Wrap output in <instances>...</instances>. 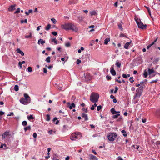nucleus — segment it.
Returning a JSON list of instances; mask_svg holds the SVG:
<instances>
[{
	"label": "nucleus",
	"mask_w": 160,
	"mask_h": 160,
	"mask_svg": "<svg viewBox=\"0 0 160 160\" xmlns=\"http://www.w3.org/2000/svg\"><path fill=\"white\" fill-rule=\"evenodd\" d=\"M74 138L73 137H72V135L71 136V137H70V139L72 140H74L75 139H74Z\"/></svg>",
	"instance_id": "69168bd1"
},
{
	"label": "nucleus",
	"mask_w": 160,
	"mask_h": 160,
	"mask_svg": "<svg viewBox=\"0 0 160 160\" xmlns=\"http://www.w3.org/2000/svg\"><path fill=\"white\" fill-rule=\"evenodd\" d=\"M131 41L130 42H127L125 44V45H124V48H125V49L128 48L129 46L130 45V44L131 43Z\"/></svg>",
	"instance_id": "412c9836"
},
{
	"label": "nucleus",
	"mask_w": 160,
	"mask_h": 160,
	"mask_svg": "<svg viewBox=\"0 0 160 160\" xmlns=\"http://www.w3.org/2000/svg\"><path fill=\"white\" fill-rule=\"evenodd\" d=\"M102 108V107L101 105L98 106L97 107V110L98 111H99Z\"/></svg>",
	"instance_id": "c03bdc74"
},
{
	"label": "nucleus",
	"mask_w": 160,
	"mask_h": 160,
	"mask_svg": "<svg viewBox=\"0 0 160 160\" xmlns=\"http://www.w3.org/2000/svg\"><path fill=\"white\" fill-rule=\"evenodd\" d=\"M65 46L67 47H69L71 46V43L69 42H67L65 43Z\"/></svg>",
	"instance_id": "bb28decb"
},
{
	"label": "nucleus",
	"mask_w": 160,
	"mask_h": 160,
	"mask_svg": "<svg viewBox=\"0 0 160 160\" xmlns=\"http://www.w3.org/2000/svg\"><path fill=\"white\" fill-rule=\"evenodd\" d=\"M157 81H158L157 79H156L155 80H153L151 82V83H152L153 82H156V83L157 82Z\"/></svg>",
	"instance_id": "0e129e2a"
},
{
	"label": "nucleus",
	"mask_w": 160,
	"mask_h": 160,
	"mask_svg": "<svg viewBox=\"0 0 160 160\" xmlns=\"http://www.w3.org/2000/svg\"><path fill=\"white\" fill-rule=\"evenodd\" d=\"M4 114V112L2 111H0V115H3Z\"/></svg>",
	"instance_id": "680f3d73"
},
{
	"label": "nucleus",
	"mask_w": 160,
	"mask_h": 160,
	"mask_svg": "<svg viewBox=\"0 0 160 160\" xmlns=\"http://www.w3.org/2000/svg\"><path fill=\"white\" fill-rule=\"evenodd\" d=\"M21 23H27V20L26 19H25L24 20H22L21 21Z\"/></svg>",
	"instance_id": "e433bc0d"
},
{
	"label": "nucleus",
	"mask_w": 160,
	"mask_h": 160,
	"mask_svg": "<svg viewBox=\"0 0 160 160\" xmlns=\"http://www.w3.org/2000/svg\"><path fill=\"white\" fill-rule=\"evenodd\" d=\"M156 41H154V42L148 45L147 47V49H148L151 46H152L154 44V42H156Z\"/></svg>",
	"instance_id": "a878e982"
},
{
	"label": "nucleus",
	"mask_w": 160,
	"mask_h": 160,
	"mask_svg": "<svg viewBox=\"0 0 160 160\" xmlns=\"http://www.w3.org/2000/svg\"><path fill=\"white\" fill-rule=\"evenodd\" d=\"M118 90V88L117 87H115V90L114 92V93H116V92H117V91Z\"/></svg>",
	"instance_id": "603ef678"
},
{
	"label": "nucleus",
	"mask_w": 160,
	"mask_h": 160,
	"mask_svg": "<svg viewBox=\"0 0 160 160\" xmlns=\"http://www.w3.org/2000/svg\"><path fill=\"white\" fill-rule=\"evenodd\" d=\"M31 34L30 33L29 35L25 36V37L26 38L30 39L31 38Z\"/></svg>",
	"instance_id": "ea45409f"
},
{
	"label": "nucleus",
	"mask_w": 160,
	"mask_h": 160,
	"mask_svg": "<svg viewBox=\"0 0 160 160\" xmlns=\"http://www.w3.org/2000/svg\"><path fill=\"white\" fill-rule=\"evenodd\" d=\"M120 36L121 37H125V38H127V37H126V36L124 34H121L120 35Z\"/></svg>",
	"instance_id": "de8ad7c7"
},
{
	"label": "nucleus",
	"mask_w": 160,
	"mask_h": 160,
	"mask_svg": "<svg viewBox=\"0 0 160 160\" xmlns=\"http://www.w3.org/2000/svg\"><path fill=\"white\" fill-rule=\"evenodd\" d=\"M46 117L47 118L46 119V120L48 121H49L50 119V115L49 114H47Z\"/></svg>",
	"instance_id": "c85d7f7f"
},
{
	"label": "nucleus",
	"mask_w": 160,
	"mask_h": 160,
	"mask_svg": "<svg viewBox=\"0 0 160 160\" xmlns=\"http://www.w3.org/2000/svg\"><path fill=\"white\" fill-rule=\"evenodd\" d=\"M115 81L118 82L119 83H121V80H118L117 79H115Z\"/></svg>",
	"instance_id": "774afa93"
},
{
	"label": "nucleus",
	"mask_w": 160,
	"mask_h": 160,
	"mask_svg": "<svg viewBox=\"0 0 160 160\" xmlns=\"http://www.w3.org/2000/svg\"><path fill=\"white\" fill-rule=\"evenodd\" d=\"M111 112L113 114H115L117 113H119L120 112H117L115 110V109L114 108H111L110 110Z\"/></svg>",
	"instance_id": "f3484780"
},
{
	"label": "nucleus",
	"mask_w": 160,
	"mask_h": 160,
	"mask_svg": "<svg viewBox=\"0 0 160 160\" xmlns=\"http://www.w3.org/2000/svg\"><path fill=\"white\" fill-rule=\"evenodd\" d=\"M142 120L143 123H145L146 122V118H142Z\"/></svg>",
	"instance_id": "3c124183"
},
{
	"label": "nucleus",
	"mask_w": 160,
	"mask_h": 160,
	"mask_svg": "<svg viewBox=\"0 0 160 160\" xmlns=\"http://www.w3.org/2000/svg\"><path fill=\"white\" fill-rule=\"evenodd\" d=\"M4 134L5 136H6V137L8 136H9L10 135L9 132L8 131L5 132L4 133Z\"/></svg>",
	"instance_id": "2f4dec72"
},
{
	"label": "nucleus",
	"mask_w": 160,
	"mask_h": 160,
	"mask_svg": "<svg viewBox=\"0 0 160 160\" xmlns=\"http://www.w3.org/2000/svg\"><path fill=\"white\" fill-rule=\"evenodd\" d=\"M143 75L145 78H146L148 75V73L146 71V70L144 71Z\"/></svg>",
	"instance_id": "49530a36"
},
{
	"label": "nucleus",
	"mask_w": 160,
	"mask_h": 160,
	"mask_svg": "<svg viewBox=\"0 0 160 160\" xmlns=\"http://www.w3.org/2000/svg\"><path fill=\"white\" fill-rule=\"evenodd\" d=\"M76 133H77V135H78V136L80 137V138L82 137V135L81 134V133L80 132H76Z\"/></svg>",
	"instance_id": "a19ab883"
},
{
	"label": "nucleus",
	"mask_w": 160,
	"mask_h": 160,
	"mask_svg": "<svg viewBox=\"0 0 160 160\" xmlns=\"http://www.w3.org/2000/svg\"><path fill=\"white\" fill-rule=\"evenodd\" d=\"M118 27L120 29L121 31L123 30V28L122 25L121 24H119L118 25Z\"/></svg>",
	"instance_id": "f704fd0d"
},
{
	"label": "nucleus",
	"mask_w": 160,
	"mask_h": 160,
	"mask_svg": "<svg viewBox=\"0 0 160 160\" xmlns=\"http://www.w3.org/2000/svg\"><path fill=\"white\" fill-rule=\"evenodd\" d=\"M81 62V61L79 59H78L77 60L76 63L77 64H79Z\"/></svg>",
	"instance_id": "8fccbe9b"
},
{
	"label": "nucleus",
	"mask_w": 160,
	"mask_h": 160,
	"mask_svg": "<svg viewBox=\"0 0 160 160\" xmlns=\"http://www.w3.org/2000/svg\"><path fill=\"white\" fill-rule=\"evenodd\" d=\"M134 19L138 25V28H140V19H138V17L136 16H135V17Z\"/></svg>",
	"instance_id": "423d86ee"
},
{
	"label": "nucleus",
	"mask_w": 160,
	"mask_h": 160,
	"mask_svg": "<svg viewBox=\"0 0 160 160\" xmlns=\"http://www.w3.org/2000/svg\"><path fill=\"white\" fill-rule=\"evenodd\" d=\"M31 129V127L30 126H29L28 127H25L24 128V130L25 132L27 130H30Z\"/></svg>",
	"instance_id": "5701e85b"
},
{
	"label": "nucleus",
	"mask_w": 160,
	"mask_h": 160,
	"mask_svg": "<svg viewBox=\"0 0 160 160\" xmlns=\"http://www.w3.org/2000/svg\"><path fill=\"white\" fill-rule=\"evenodd\" d=\"M90 14L91 16H92L93 15H97V14L96 12L95 11H92V12H91L90 13Z\"/></svg>",
	"instance_id": "4be33fe9"
},
{
	"label": "nucleus",
	"mask_w": 160,
	"mask_h": 160,
	"mask_svg": "<svg viewBox=\"0 0 160 160\" xmlns=\"http://www.w3.org/2000/svg\"><path fill=\"white\" fill-rule=\"evenodd\" d=\"M28 71L29 72H31L32 71V69L31 67H28Z\"/></svg>",
	"instance_id": "72a5a7b5"
},
{
	"label": "nucleus",
	"mask_w": 160,
	"mask_h": 160,
	"mask_svg": "<svg viewBox=\"0 0 160 160\" xmlns=\"http://www.w3.org/2000/svg\"><path fill=\"white\" fill-rule=\"evenodd\" d=\"M67 106L70 109H72L73 108L75 107V105L74 103H72L71 104V103L69 102H68L67 103Z\"/></svg>",
	"instance_id": "39448f33"
},
{
	"label": "nucleus",
	"mask_w": 160,
	"mask_h": 160,
	"mask_svg": "<svg viewBox=\"0 0 160 160\" xmlns=\"http://www.w3.org/2000/svg\"><path fill=\"white\" fill-rule=\"evenodd\" d=\"M27 118L29 120L30 119H32L34 118L33 116L31 115H30L29 116H28Z\"/></svg>",
	"instance_id": "c756f323"
},
{
	"label": "nucleus",
	"mask_w": 160,
	"mask_h": 160,
	"mask_svg": "<svg viewBox=\"0 0 160 160\" xmlns=\"http://www.w3.org/2000/svg\"><path fill=\"white\" fill-rule=\"evenodd\" d=\"M24 97L25 98V99H26L28 101L29 100H30V101H31V99L30 98V97L26 93H25L24 95Z\"/></svg>",
	"instance_id": "dca6fc26"
},
{
	"label": "nucleus",
	"mask_w": 160,
	"mask_h": 160,
	"mask_svg": "<svg viewBox=\"0 0 160 160\" xmlns=\"http://www.w3.org/2000/svg\"><path fill=\"white\" fill-rule=\"evenodd\" d=\"M51 20L54 24H55L57 22L56 20L55 19L53 18H52L51 19Z\"/></svg>",
	"instance_id": "79ce46f5"
},
{
	"label": "nucleus",
	"mask_w": 160,
	"mask_h": 160,
	"mask_svg": "<svg viewBox=\"0 0 160 160\" xmlns=\"http://www.w3.org/2000/svg\"><path fill=\"white\" fill-rule=\"evenodd\" d=\"M13 115H14L13 113V112H11L10 114H8L7 115V116H11Z\"/></svg>",
	"instance_id": "4d7b16f0"
},
{
	"label": "nucleus",
	"mask_w": 160,
	"mask_h": 160,
	"mask_svg": "<svg viewBox=\"0 0 160 160\" xmlns=\"http://www.w3.org/2000/svg\"><path fill=\"white\" fill-rule=\"evenodd\" d=\"M90 160H98L97 158L92 155H91L90 157Z\"/></svg>",
	"instance_id": "f8f14e48"
},
{
	"label": "nucleus",
	"mask_w": 160,
	"mask_h": 160,
	"mask_svg": "<svg viewBox=\"0 0 160 160\" xmlns=\"http://www.w3.org/2000/svg\"><path fill=\"white\" fill-rule=\"evenodd\" d=\"M48 132L50 134H52L53 131L52 130H50L48 131Z\"/></svg>",
	"instance_id": "bf43d9fd"
},
{
	"label": "nucleus",
	"mask_w": 160,
	"mask_h": 160,
	"mask_svg": "<svg viewBox=\"0 0 160 160\" xmlns=\"http://www.w3.org/2000/svg\"><path fill=\"white\" fill-rule=\"evenodd\" d=\"M99 95L98 94L92 92L90 96V100L93 103H96L98 101Z\"/></svg>",
	"instance_id": "f03ea898"
},
{
	"label": "nucleus",
	"mask_w": 160,
	"mask_h": 160,
	"mask_svg": "<svg viewBox=\"0 0 160 160\" xmlns=\"http://www.w3.org/2000/svg\"><path fill=\"white\" fill-rule=\"evenodd\" d=\"M17 52L21 54L22 56H24V52L19 48H18L16 50Z\"/></svg>",
	"instance_id": "4468645a"
},
{
	"label": "nucleus",
	"mask_w": 160,
	"mask_h": 160,
	"mask_svg": "<svg viewBox=\"0 0 160 160\" xmlns=\"http://www.w3.org/2000/svg\"><path fill=\"white\" fill-rule=\"evenodd\" d=\"M62 28L66 30H72L75 32H77L78 31V28L75 26L74 24L72 23H65L62 24L61 26Z\"/></svg>",
	"instance_id": "f257e3e1"
},
{
	"label": "nucleus",
	"mask_w": 160,
	"mask_h": 160,
	"mask_svg": "<svg viewBox=\"0 0 160 160\" xmlns=\"http://www.w3.org/2000/svg\"><path fill=\"white\" fill-rule=\"evenodd\" d=\"M22 124L23 126H26L27 124V122L26 121H24L22 122Z\"/></svg>",
	"instance_id": "37998d69"
},
{
	"label": "nucleus",
	"mask_w": 160,
	"mask_h": 160,
	"mask_svg": "<svg viewBox=\"0 0 160 160\" xmlns=\"http://www.w3.org/2000/svg\"><path fill=\"white\" fill-rule=\"evenodd\" d=\"M120 115L119 114H117L113 116V118H118L119 116Z\"/></svg>",
	"instance_id": "58836bf2"
},
{
	"label": "nucleus",
	"mask_w": 160,
	"mask_h": 160,
	"mask_svg": "<svg viewBox=\"0 0 160 160\" xmlns=\"http://www.w3.org/2000/svg\"><path fill=\"white\" fill-rule=\"evenodd\" d=\"M82 118H84L85 120L86 121L88 119L87 114L83 113L82 114Z\"/></svg>",
	"instance_id": "ddd939ff"
},
{
	"label": "nucleus",
	"mask_w": 160,
	"mask_h": 160,
	"mask_svg": "<svg viewBox=\"0 0 160 160\" xmlns=\"http://www.w3.org/2000/svg\"><path fill=\"white\" fill-rule=\"evenodd\" d=\"M115 65L118 67L120 68L121 67V62H119L117 60L116 62Z\"/></svg>",
	"instance_id": "2eb2a0df"
},
{
	"label": "nucleus",
	"mask_w": 160,
	"mask_h": 160,
	"mask_svg": "<svg viewBox=\"0 0 160 160\" xmlns=\"http://www.w3.org/2000/svg\"><path fill=\"white\" fill-rule=\"evenodd\" d=\"M121 132L123 133V136L124 137H126L127 135L126 132L124 130H123L121 131Z\"/></svg>",
	"instance_id": "b1692460"
},
{
	"label": "nucleus",
	"mask_w": 160,
	"mask_h": 160,
	"mask_svg": "<svg viewBox=\"0 0 160 160\" xmlns=\"http://www.w3.org/2000/svg\"><path fill=\"white\" fill-rule=\"evenodd\" d=\"M122 76L123 78H127V75L124 74H122Z\"/></svg>",
	"instance_id": "6e6d98bb"
},
{
	"label": "nucleus",
	"mask_w": 160,
	"mask_h": 160,
	"mask_svg": "<svg viewBox=\"0 0 160 160\" xmlns=\"http://www.w3.org/2000/svg\"><path fill=\"white\" fill-rule=\"evenodd\" d=\"M33 136L34 138H36L37 137V133L36 132L34 133L33 134Z\"/></svg>",
	"instance_id": "09e8293b"
},
{
	"label": "nucleus",
	"mask_w": 160,
	"mask_h": 160,
	"mask_svg": "<svg viewBox=\"0 0 160 160\" xmlns=\"http://www.w3.org/2000/svg\"><path fill=\"white\" fill-rule=\"evenodd\" d=\"M117 134L114 132L109 133L108 135L109 140L111 141H113L116 138Z\"/></svg>",
	"instance_id": "7ed1b4c3"
},
{
	"label": "nucleus",
	"mask_w": 160,
	"mask_h": 160,
	"mask_svg": "<svg viewBox=\"0 0 160 160\" xmlns=\"http://www.w3.org/2000/svg\"><path fill=\"white\" fill-rule=\"evenodd\" d=\"M78 18L80 22H81L83 21V19L84 18V17L82 16H79L77 17Z\"/></svg>",
	"instance_id": "6ab92c4d"
},
{
	"label": "nucleus",
	"mask_w": 160,
	"mask_h": 160,
	"mask_svg": "<svg viewBox=\"0 0 160 160\" xmlns=\"http://www.w3.org/2000/svg\"><path fill=\"white\" fill-rule=\"evenodd\" d=\"M20 102L22 104H27L30 102V100H29L28 101L26 99L22 98L20 100Z\"/></svg>",
	"instance_id": "20e7f679"
},
{
	"label": "nucleus",
	"mask_w": 160,
	"mask_h": 160,
	"mask_svg": "<svg viewBox=\"0 0 160 160\" xmlns=\"http://www.w3.org/2000/svg\"><path fill=\"white\" fill-rule=\"evenodd\" d=\"M18 65H19V66H20V68H22V64L21 63V62H19V63H18Z\"/></svg>",
	"instance_id": "338daca9"
},
{
	"label": "nucleus",
	"mask_w": 160,
	"mask_h": 160,
	"mask_svg": "<svg viewBox=\"0 0 160 160\" xmlns=\"http://www.w3.org/2000/svg\"><path fill=\"white\" fill-rule=\"evenodd\" d=\"M72 137H73L75 138L76 139H79L80 137H79L77 135V133H73L72 134Z\"/></svg>",
	"instance_id": "a211bd4d"
},
{
	"label": "nucleus",
	"mask_w": 160,
	"mask_h": 160,
	"mask_svg": "<svg viewBox=\"0 0 160 160\" xmlns=\"http://www.w3.org/2000/svg\"><path fill=\"white\" fill-rule=\"evenodd\" d=\"M51 26V25H50V24H48L47 26L46 27L45 29L46 30H48L50 28Z\"/></svg>",
	"instance_id": "473e14b6"
},
{
	"label": "nucleus",
	"mask_w": 160,
	"mask_h": 160,
	"mask_svg": "<svg viewBox=\"0 0 160 160\" xmlns=\"http://www.w3.org/2000/svg\"><path fill=\"white\" fill-rule=\"evenodd\" d=\"M43 72L45 73H47V69L45 68H43Z\"/></svg>",
	"instance_id": "5fc2aeb1"
},
{
	"label": "nucleus",
	"mask_w": 160,
	"mask_h": 160,
	"mask_svg": "<svg viewBox=\"0 0 160 160\" xmlns=\"http://www.w3.org/2000/svg\"><path fill=\"white\" fill-rule=\"evenodd\" d=\"M147 25L146 24H144L141 21V29H146Z\"/></svg>",
	"instance_id": "9b49d317"
},
{
	"label": "nucleus",
	"mask_w": 160,
	"mask_h": 160,
	"mask_svg": "<svg viewBox=\"0 0 160 160\" xmlns=\"http://www.w3.org/2000/svg\"><path fill=\"white\" fill-rule=\"evenodd\" d=\"M140 88H138L136 90V94L135 95V97L139 98L140 97Z\"/></svg>",
	"instance_id": "1a4fd4ad"
},
{
	"label": "nucleus",
	"mask_w": 160,
	"mask_h": 160,
	"mask_svg": "<svg viewBox=\"0 0 160 160\" xmlns=\"http://www.w3.org/2000/svg\"><path fill=\"white\" fill-rule=\"evenodd\" d=\"M133 78L132 77H130V78H129V80L130 81V82H134V80H133Z\"/></svg>",
	"instance_id": "a18cd8bd"
},
{
	"label": "nucleus",
	"mask_w": 160,
	"mask_h": 160,
	"mask_svg": "<svg viewBox=\"0 0 160 160\" xmlns=\"http://www.w3.org/2000/svg\"><path fill=\"white\" fill-rule=\"evenodd\" d=\"M20 12V8H18L17 9L16 11L14 13L15 14L18 13Z\"/></svg>",
	"instance_id": "4c0bfd02"
},
{
	"label": "nucleus",
	"mask_w": 160,
	"mask_h": 160,
	"mask_svg": "<svg viewBox=\"0 0 160 160\" xmlns=\"http://www.w3.org/2000/svg\"><path fill=\"white\" fill-rule=\"evenodd\" d=\"M46 61L48 62H50V57L49 56L47 57L46 59Z\"/></svg>",
	"instance_id": "7c9ffc66"
},
{
	"label": "nucleus",
	"mask_w": 160,
	"mask_h": 160,
	"mask_svg": "<svg viewBox=\"0 0 160 160\" xmlns=\"http://www.w3.org/2000/svg\"><path fill=\"white\" fill-rule=\"evenodd\" d=\"M154 71L153 69H150V68H149L148 69V74L149 75H150L151 74L154 73Z\"/></svg>",
	"instance_id": "aec40b11"
},
{
	"label": "nucleus",
	"mask_w": 160,
	"mask_h": 160,
	"mask_svg": "<svg viewBox=\"0 0 160 160\" xmlns=\"http://www.w3.org/2000/svg\"><path fill=\"white\" fill-rule=\"evenodd\" d=\"M58 156L56 154H54L52 156V159L53 160H59Z\"/></svg>",
	"instance_id": "9d476101"
},
{
	"label": "nucleus",
	"mask_w": 160,
	"mask_h": 160,
	"mask_svg": "<svg viewBox=\"0 0 160 160\" xmlns=\"http://www.w3.org/2000/svg\"><path fill=\"white\" fill-rule=\"evenodd\" d=\"M3 146H6V144H1V146L0 147V148H2L3 147Z\"/></svg>",
	"instance_id": "e2e57ef3"
},
{
	"label": "nucleus",
	"mask_w": 160,
	"mask_h": 160,
	"mask_svg": "<svg viewBox=\"0 0 160 160\" xmlns=\"http://www.w3.org/2000/svg\"><path fill=\"white\" fill-rule=\"evenodd\" d=\"M16 6V4H14L10 6L8 8V11H13L15 9V7Z\"/></svg>",
	"instance_id": "6e6552de"
},
{
	"label": "nucleus",
	"mask_w": 160,
	"mask_h": 160,
	"mask_svg": "<svg viewBox=\"0 0 160 160\" xmlns=\"http://www.w3.org/2000/svg\"><path fill=\"white\" fill-rule=\"evenodd\" d=\"M14 89L16 91H18V85H15L14 87Z\"/></svg>",
	"instance_id": "cd10ccee"
},
{
	"label": "nucleus",
	"mask_w": 160,
	"mask_h": 160,
	"mask_svg": "<svg viewBox=\"0 0 160 160\" xmlns=\"http://www.w3.org/2000/svg\"><path fill=\"white\" fill-rule=\"evenodd\" d=\"M52 34L54 36H56L57 34V33L56 32H52Z\"/></svg>",
	"instance_id": "864d4df0"
},
{
	"label": "nucleus",
	"mask_w": 160,
	"mask_h": 160,
	"mask_svg": "<svg viewBox=\"0 0 160 160\" xmlns=\"http://www.w3.org/2000/svg\"><path fill=\"white\" fill-rule=\"evenodd\" d=\"M110 72L111 74L113 76L116 74V72L114 69V65H112L111 68Z\"/></svg>",
	"instance_id": "0eeeda50"
},
{
	"label": "nucleus",
	"mask_w": 160,
	"mask_h": 160,
	"mask_svg": "<svg viewBox=\"0 0 160 160\" xmlns=\"http://www.w3.org/2000/svg\"><path fill=\"white\" fill-rule=\"evenodd\" d=\"M147 9L148 10V12L149 15L150 16L151 18H152V17L151 16V12H150V9L148 7H147Z\"/></svg>",
	"instance_id": "c9c22d12"
},
{
	"label": "nucleus",
	"mask_w": 160,
	"mask_h": 160,
	"mask_svg": "<svg viewBox=\"0 0 160 160\" xmlns=\"http://www.w3.org/2000/svg\"><path fill=\"white\" fill-rule=\"evenodd\" d=\"M97 106V104L96 103H95L93 105H92L91 107V110H94L95 109V108Z\"/></svg>",
	"instance_id": "393cba45"
},
{
	"label": "nucleus",
	"mask_w": 160,
	"mask_h": 160,
	"mask_svg": "<svg viewBox=\"0 0 160 160\" xmlns=\"http://www.w3.org/2000/svg\"><path fill=\"white\" fill-rule=\"evenodd\" d=\"M133 147H134L135 148H137V149H138L139 147V146L138 145H133Z\"/></svg>",
	"instance_id": "052dcab7"
},
{
	"label": "nucleus",
	"mask_w": 160,
	"mask_h": 160,
	"mask_svg": "<svg viewBox=\"0 0 160 160\" xmlns=\"http://www.w3.org/2000/svg\"><path fill=\"white\" fill-rule=\"evenodd\" d=\"M106 78L108 80H109L111 79V78L110 76H106Z\"/></svg>",
	"instance_id": "13d9d810"
}]
</instances>
